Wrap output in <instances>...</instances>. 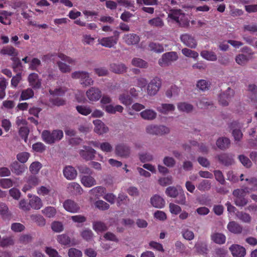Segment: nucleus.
Masks as SVG:
<instances>
[{"mask_svg": "<svg viewBox=\"0 0 257 257\" xmlns=\"http://www.w3.org/2000/svg\"><path fill=\"white\" fill-rule=\"evenodd\" d=\"M181 41L187 47L191 48H195L197 42L195 37L191 34L185 33L182 34L180 37Z\"/></svg>", "mask_w": 257, "mask_h": 257, "instance_id": "obj_7", "label": "nucleus"}, {"mask_svg": "<svg viewBox=\"0 0 257 257\" xmlns=\"http://www.w3.org/2000/svg\"><path fill=\"white\" fill-rule=\"evenodd\" d=\"M96 151L92 148L88 146H84L83 149L80 150V156L86 160H91L94 159Z\"/></svg>", "mask_w": 257, "mask_h": 257, "instance_id": "obj_9", "label": "nucleus"}, {"mask_svg": "<svg viewBox=\"0 0 257 257\" xmlns=\"http://www.w3.org/2000/svg\"><path fill=\"white\" fill-rule=\"evenodd\" d=\"M249 60V57L243 54H237L235 57V62L241 66L246 65Z\"/></svg>", "mask_w": 257, "mask_h": 257, "instance_id": "obj_30", "label": "nucleus"}, {"mask_svg": "<svg viewBox=\"0 0 257 257\" xmlns=\"http://www.w3.org/2000/svg\"><path fill=\"white\" fill-rule=\"evenodd\" d=\"M30 157V154L28 152H21L17 154V159L21 163H25Z\"/></svg>", "mask_w": 257, "mask_h": 257, "instance_id": "obj_51", "label": "nucleus"}, {"mask_svg": "<svg viewBox=\"0 0 257 257\" xmlns=\"http://www.w3.org/2000/svg\"><path fill=\"white\" fill-rule=\"evenodd\" d=\"M10 167L12 172L17 175H22L27 169V167L25 166L19 164L16 161L11 164Z\"/></svg>", "mask_w": 257, "mask_h": 257, "instance_id": "obj_24", "label": "nucleus"}, {"mask_svg": "<svg viewBox=\"0 0 257 257\" xmlns=\"http://www.w3.org/2000/svg\"><path fill=\"white\" fill-rule=\"evenodd\" d=\"M82 238L86 241H91L94 236L92 231L88 228H84L80 232Z\"/></svg>", "mask_w": 257, "mask_h": 257, "instance_id": "obj_29", "label": "nucleus"}, {"mask_svg": "<svg viewBox=\"0 0 257 257\" xmlns=\"http://www.w3.org/2000/svg\"><path fill=\"white\" fill-rule=\"evenodd\" d=\"M80 181L84 186L88 188H90L96 184L95 179L91 176L85 175L82 176Z\"/></svg>", "mask_w": 257, "mask_h": 257, "instance_id": "obj_26", "label": "nucleus"}, {"mask_svg": "<svg viewBox=\"0 0 257 257\" xmlns=\"http://www.w3.org/2000/svg\"><path fill=\"white\" fill-rule=\"evenodd\" d=\"M178 190H182L180 186H178L177 188L174 186H170L166 188L165 193L168 196L174 198L178 195Z\"/></svg>", "mask_w": 257, "mask_h": 257, "instance_id": "obj_32", "label": "nucleus"}, {"mask_svg": "<svg viewBox=\"0 0 257 257\" xmlns=\"http://www.w3.org/2000/svg\"><path fill=\"white\" fill-rule=\"evenodd\" d=\"M98 42L99 44L102 46L107 48H111L116 44L117 38H114L112 36L104 37L100 39H98Z\"/></svg>", "mask_w": 257, "mask_h": 257, "instance_id": "obj_19", "label": "nucleus"}, {"mask_svg": "<svg viewBox=\"0 0 257 257\" xmlns=\"http://www.w3.org/2000/svg\"><path fill=\"white\" fill-rule=\"evenodd\" d=\"M210 84V82L208 81L201 79L197 81L196 86L199 90L204 91L209 89Z\"/></svg>", "mask_w": 257, "mask_h": 257, "instance_id": "obj_44", "label": "nucleus"}, {"mask_svg": "<svg viewBox=\"0 0 257 257\" xmlns=\"http://www.w3.org/2000/svg\"><path fill=\"white\" fill-rule=\"evenodd\" d=\"M92 228L95 231L98 233L107 230V226L104 223L96 221L92 223Z\"/></svg>", "mask_w": 257, "mask_h": 257, "instance_id": "obj_34", "label": "nucleus"}, {"mask_svg": "<svg viewBox=\"0 0 257 257\" xmlns=\"http://www.w3.org/2000/svg\"><path fill=\"white\" fill-rule=\"evenodd\" d=\"M63 206L66 211L72 213H77L80 210L79 205L70 199L65 200L63 203Z\"/></svg>", "mask_w": 257, "mask_h": 257, "instance_id": "obj_10", "label": "nucleus"}, {"mask_svg": "<svg viewBox=\"0 0 257 257\" xmlns=\"http://www.w3.org/2000/svg\"><path fill=\"white\" fill-rule=\"evenodd\" d=\"M184 17L180 10H171L168 15V21L173 20L177 23H179Z\"/></svg>", "mask_w": 257, "mask_h": 257, "instance_id": "obj_23", "label": "nucleus"}, {"mask_svg": "<svg viewBox=\"0 0 257 257\" xmlns=\"http://www.w3.org/2000/svg\"><path fill=\"white\" fill-rule=\"evenodd\" d=\"M71 77L73 79H79L80 84L84 86H88L93 83V81L90 77L89 73L86 71H75L72 73Z\"/></svg>", "mask_w": 257, "mask_h": 257, "instance_id": "obj_4", "label": "nucleus"}, {"mask_svg": "<svg viewBox=\"0 0 257 257\" xmlns=\"http://www.w3.org/2000/svg\"><path fill=\"white\" fill-rule=\"evenodd\" d=\"M42 213L47 217L53 218L56 214V209L52 206H47L42 210Z\"/></svg>", "mask_w": 257, "mask_h": 257, "instance_id": "obj_38", "label": "nucleus"}, {"mask_svg": "<svg viewBox=\"0 0 257 257\" xmlns=\"http://www.w3.org/2000/svg\"><path fill=\"white\" fill-rule=\"evenodd\" d=\"M250 187H248L244 189H236L233 192V195L234 197V202L235 204L238 206H243L245 205L247 203V200L244 198L246 194L248 193L250 190L251 186L249 184Z\"/></svg>", "mask_w": 257, "mask_h": 257, "instance_id": "obj_2", "label": "nucleus"}, {"mask_svg": "<svg viewBox=\"0 0 257 257\" xmlns=\"http://www.w3.org/2000/svg\"><path fill=\"white\" fill-rule=\"evenodd\" d=\"M158 183L162 186L170 185L173 183V178L171 176L160 178Z\"/></svg>", "mask_w": 257, "mask_h": 257, "instance_id": "obj_55", "label": "nucleus"}, {"mask_svg": "<svg viewBox=\"0 0 257 257\" xmlns=\"http://www.w3.org/2000/svg\"><path fill=\"white\" fill-rule=\"evenodd\" d=\"M211 239L217 244H223L226 240V237L224 234L217 232H213L211 235Z\"/></svg>", "mask_w": 257, "mask_h": 257, "instance_id": "obj_28", "label": "nucleus"}, {"mask_svg": "<svg viewBox=\"0 0 257 257\" xmlns=\"http://www.w3.org/2000/svg\"><path fill=\"white\" fill-rule=\"evenodd\" d=\"M31 220L36 222L39 226H44L46 223L45 219L40 214H33L30 216Z\"/></svg>", "mask_w": 257, "mask_h": 257, "instance_id": "obj_42", "label": "nucleus"}, {"mask_svg": "<svg viewBox=\"0 0 257 257\" xmlns=\"http://www.w3.org/2000/svg\"><path fill=\"white\" fill-rule=\"evenodd\" d=\"M164 165L169 168H173L176 165L175 160L171 157L166 156L163 160Z\"/></svg>", "mask_w": 257, "mask_h": 257, "instance_id": "obj_54", "label": "nucleus"}, {"mask_svg": "<svg viewBox=\"0 0 257 257\" xmlns=\"http://www.w3.org/2000/svg\"><path fill=\"white\" fill-rule=\"evenodd\" d=\"M34 95V93L33 90L31 88H27L23 91H22L21 96L20 100H27L32 97Z\"/></svg>", "mask_w": 257, "mask_h": 257, "instance_id": "obj_46", "label": "nucleus"}, {"mask_svg": "<svg viewBox=\"0 0 257 257\" xmlns=\"http://www.w3.org/2000/svg\"><path fill=\"white\" fill-rule=\"evenodd\" d=\"M57 56L62 61L57 62V65L61 72L63 73L70 72L71 71V68L69 65H67L65 62L74 65L75 64V60L62 53L58 54Z\"/></svg>", "mask_w": 257, "mask_h": 257, "instance_id": "obj_3", "label": "nucleus"}, {"mask_svg": "<svg viewBox=\"0 0 257 257\" xmlns=\"http://www.w3.org/2000/svg\"><path fill=\"white\" fill-rule=\"evenodd\" d=\"M110 69L115 73H122L126 71V67L122 63H113L110 65Z\"/></svg>", "mask_w": 257, "mask_h": 257, "instance_id": "obj_31", "label": "nucleus"}, {"mask_svg": "<svg viewBox=\"0 0 257 257\" xmlns=\"http://www.w3.org/2000/svg\"><path fill=\"white\" fill-rule=\"evenodd\" d=\"M216 158L225 165H230L233 163V159L232 158L226 154L218 155L216 157Z\"/></svg>", "mask_w": 257, "mask_h": 257, "instance_id": "obj_33", "label": "nucleus"}, {"mask_svg": "<svg viewBox=\"0 0 257 257\" xmlns=\"http://www.w3.org/2000/svg\"><path fill=\"white\" fill-rule=\"evenodd\" d=\"M234 90L230 88H228L227 89L221 93L219 96V101L222 105L225 106L228 105V102L234 95Z\"/></svg>", "mask_w": 257, "mask_h": 257, "instance_id": "obj_11", "label": "nucleus"}, {"mask_svg": "<svg viewBox=\"0 0 257 257\" xmlns=\"http://www.w3.org/2000/svg\"><path fill=\"white\" fill-rule=\"evenodd\" d=\"M115 152L117 156L122 157H127L130 155V149L126 145L119 144L115 147Z\"/></svg>", "mask_w": 257, "mask_h": 257, "instance_id": "obj_20", "label": "nucleus"}, {"mask_svg": "<svg viewBox=\"0 0 257 257\" xmlns=\"http://www.w3.org/2000/svg\"><path fill=\"white\" fill-rule=\"evenodd\" d=\"M94 125V132L99 135L106 134L108 131V127L100 120L96 119L93 121Z\"/></svg>", "mask_w": 257, "mask_h": 257, "instance_id": "obj_12", "label": "nucleus"}, {"mask_svg": "<svg viewBox=\"0 0 257 257\" xmlns=\"http://www.w3.org/2000/svg\"><path fill=\"white\" fill-rule=\"evenodd\" d=\"M178 59V56L176 52H167L162 55L158 60V63L161 67H166L177 61Z\"/></svg>", "mask_w": 257, "mask_h": 257, "instance_id": "obj_5", "label": "nucleus"}, {"mask_svg": "<svg viewBox=\"0 0 257 257\" xmlns=\"http://www.w3.org/2000/svg\"><path fill=\"white\" fill-rule=\"evenodd\" d=\"M229 250L234 257H244L246 254L245 248L238 244L232 245Z\"/></svg>", "mask_w": 257, "mask_h": 257, "instance_id": "obj_15", "label": "nucleus"}, {"mask_svg": "<svg viewBox=\"0 0 257 257\" xmlns=\"http://www.w3.org/2000/svg\"><path fill=\"white\" fill-rule=\"evenodd\" d=\"M67 89L64 86H59L55 89H50L49 92L51 94L56 96H62L67 91Z\"/></svg>", "mask_w": 257, "mask_h": 257, "instance_id": "obj_49", "label": "nucleus"}, {"mask_svg": "<svg viewBox=\"0 0 257 257\" xmlns=\"http://www.w3.org/2000/svg\"><path fill=\"white\" fill-rule=\"evenodd\" d=\"M211 183L209 181L203 180L198 185L197 188L200 191L208 190L210 188Z\"/></svg>", "mask_w": 257, "mask_h": 257, "instance_id": "obj_61", "label": "nucleus"}, {"mask_svg": "<svg viewBox=\"0 0 257 257\" xmlns=\"http://www.w3.org/2000/svg\"><path fill=\"white\" fill-rule=\"evenodd\" d=\"M28 196L30 198L29 205L32 208L35 210H39L42 207L43 203L40 198L30 194H29Z\"/></svg>", "mask_w": 257, "mask_h": 257, "instance_id": "obj_18", "label": "nucleus"}, {"mask_svg": "<svg viewBox=\"0 0 257 257\" xmlns=\"http://www.w3.org/2000/svg\"><path fill=\"white\" fill-rule=\"evenodd\" d=\"M150 203L156 208H163L165 205V201L161 196L155 194L150 198Z\"/></svg>", "mask_w": 257, "mask_h": 257, "instance_id": "obj_16", "label": "nucleus"}, {"mask_svg": "<svg viewBox=\"0 0 257 257\" xmlns=\"http://www.w3.org/2000/svg\"><path fill=\"white\" fill-rule=\"evenodd\" d=\"M51 228L56 232H60L63 230L64 227L62 222L60 221H54L51 224Z\"/></svg>", "mask_w": 257, "mask_h": 257, "instance_id": "obj_60", "label": "nucleus"}, {"mask_svg": "<svg viewBox=\"0 0 257 257\" xmlns=\"http://www.w3.org/2000/svg\"><path fill=\"white\" fill-rule=\"evenodd\" d=\"M77 112L84 116H87L92 112V110L89 106L84 105H78L76 106Z\"/></svg>", "mask_w": 257, "mask_h": 257, "instance_id": "obj_35", "label": "nucleus"}, {"mask_svg": "<svg viewBox=\"0 0 257 257\" xmlns=\"http://www.w3.org/2000/svg\"><path fill=\"white\" fill-rule=\"evenodd\" d=\"M170 212L174 215H178L181 212V208L178 205L170 203L169 205Z\"/></svg>", "mask_w": 257, "mask_h": 257, "instance_id": "obj_62", "label": "nucleus"}, {"mask_svg": "<svg viewBox=\"0 0 257 257\" xmlns=\"http://www.w3.org/2000/svg\"><path fill=\"white\" fill-rule=\"evenodd\" d=\"M57 239L59 243L63 245H68L70 243V238L65 234L59 235Z\"/></svg>", "mask_w": 257, "mask_h": 257, "instance_id": "obj_57", "label": "nucleus"}, {"mask_svg": "<svg viewBox=\"0 0 257 257\" xmlns=\"http://www.w3.org/2000/svg\"><path fill=\"white\" fill-rule=\"evenodd\" d=\"M182 53L186 57L192 58L194 59H196L199 56L197 52L186 48L182 50Z\"/></svg>", "mask_w": 257, "mask_h": 257, "instance_id": "obj_45", "label": "nucleus"}, {"mask_svg": "<svg viewBox=\"0 0 257 257\" xmlns=\"http://www.w3.org/2000/svg\"><path fill=\"white\" fill-rule=\"evenodd\" d=\"M2 16H0V22L5 25H10L11 24V20L9 18L12 15V13L7 11H2L1 13Z\"/></svg>", "mask_w": 257, "mask_h": 257, "instance_id": "obj_43", "label": "nucleus"}, {"mask_svg": "<svg viewBox=\"0 0 257 257\" xmlns=\"http://www.w3.org/2000/svg\"><path fill=\"white\" fill-rule=\"evenodd\" d=\"M149 48L150 50L157 53H161L164 50V47L162 45L154 42L149 44Z\"/></svg>", "mask_w": 257, "mask_h": 257, "instance_id": "obj_47", "label": "nucleus"}, {"mask_svg": "<svg viewBox=\"0 0 257 257\" xmlns=\"http://www.w3.org/2000/svg\"><path fill=\"white\" fill-rule=\"evenodd\" d=\"M122 39L124 43L127 45H135L138 44L140 41V37L134 33H129L124 34L122 37Z\"/></svg>", "mask_w": 257, "mask_h": 257, "instance_id": "obj_14", "label": "nucleus"}, {"mask_svg": "<svg viewBox=\"0 0 257 257\" xmlns=\"http://www.w3.org/2000/svg\"><path fill=\"white\" fill-rule=\"evenodd\" d=\"M141 117L144 120H153L156 119L157 116V112L152 109H146L140 113Z\"/></svg>", "mask_w": 257, "mask_h": 257, "instance_id": "obj_21", "label": "nucleus"}, {"mask_svg": "<svg viewBox=\"0 0 257 257\" xmlns=\"http://www.w3.org/2000/svg\"><path fill=\"white\" fill-rule=\"evenodd\" d=\"M42 168V164L38 162L35 161L32 163L29 166V171L32 174H37Z\"/></svg>", "mask_w": 257, "mask_h": 257, "instance_id": "obj_39", "label": "nucleus"}, {"mask_svg": "<svg viewBox=\"0 0 257 257\" xmlns=\"http://www.w3.org/2000/svg\"><path fill=\"white\" fill-rule=\"evenodd\" d=\"M216 145L220 149H225L229 147L230 141L227 138H220L216 141Z\"/></svg>", "mask_w": 257, "mask_h": 257, "instance_id": "obj_37", "label": "nucleus"}, {"mask_svg": "<svg viewBox=\"0 0 257 257\" xmlns=\"http://www.w3.org/2000/svg\"><path fill=\"white\" fill-rule=\"evenodd\" d=\"M88 99L91 101H96L101 96V91L97 88L91 87L86 92Z\"/></svg>", "mask_w": 257, "mask_h": 257, "instance_id": "obj_13", "label": "nucleus"}, {"mask_svg": "<svg viewBox=\"0 0 257 257\" xmlns=\"http://www.w3.org/2000/svg\"><path fill=\"white\" fill-rule=\"evenodd\" d=\"M99 149L106 153H110L113 150L112 145L107 142H102L99 144Z\"/></svg>", "mask_w": 257, "mask_h": 257, "instance_id": "obj_52", "label": "nucleus"}, {"mask_svg": "<svg viewBox=\"0 0 257 257\" xmlns=\"http://www.w3.org/2000/svg\"><path fill=\"white\" fill-rule=\"evenodd\" d=\"M118 99L121 103L125 105H130L132 103V99L130 96L125 94H120Z\"/></svg>", "mask_w": 257, "mask_h": 257, "instance_id": "obj_58", "label": "nucleus"}, {"mask_svg": "<svg viewBox=\"0 0 257 257\" xmlns=\"http://www.w3.org/2000/svg\"><path fill=\"white\" fill-rule=\"evenodd\" d=\"M105 192V189L102 186L95 187L89 191L93 196L98 198L103 195Z\"/></svg>", "mask_w": 257, "mask_h": 257, "instance_id": "obj_40", "label": "nucleus"}, {"mask_svg": "<svg viewBox=\"0 0 257 257\" xmlns=\"http://www.w3.org/2000/svg\"><path fill=\"white\" fill-rule=\"evenodd\" d=\"M161 85V81L159 78L153 79L147 87V93L150 95H154L158 91Z\"/></svg>", "mask_w": 257, "mask_h": 257, "instance_id": "obj_8", "label": "nucleus"}, {"mask_svg": "<svg viewBox=\"0 0 257 257\" xmlns=\"http://www.w3.org/2000/svg\"><path fill=\"white\" fill-rule=\"evenodd\" d=\"M200 55L202 58L208 61H214L217 60V56L212 51H202L200 53Z\"/></svg>", "mask_w": 257, "mask_h": 257, "instance_id": "obj_36", "label": "nucleus"}, {"mask_svg": "<svg viewBox=\"0 0 257 257\" xmlns=\"http://www.w3.org/2000/svg\"><path fill=\"white\" fill-rule=\"evenodd\" d=\"M0 54L2 55H8L12 57V60L15 63L20 64V61L16 56L18 55L17 50L13 46H7L2 48L0 50Z\"/></svg>", "mask_w": 257, "mask_h": 257, "instance_id": "obj_6", "label": "nucleus"}, {"mask_svg": "<svg viewBox=\"0 0 257 257\" xmlns=\"http://www.w3.org/2000/svg\"><path fill=\"white\" fill-rule=\"evenodd\" d=\"M33 150L37 153H42L46 150V146L41 142L36 143L32 145Z\"/></svg>", "mask_w": 257, "mask_h": 257, "instance_id": "obj_63", "label": "nucleus"}, {"mask_svg": "<svg viewBox=\"0 0 257 257\" xmlns=\"http://www.w3.org/2000/svg\"><path fill=\"white\" fill-rule=\"evenodd\" d=\"M236 215L237 217L242 222L248 223L251 220V217L247 213L242 212H238L236 213Z\"/></svg>", "mask_w": 257, "mask_h": 257, "instance_id": "obj_56", "label": "nucleus"}, {"mask_svg": "<svg viewBox=\"0 0 257 257\" xmlns=\"http://www.w3.org/2000/svg\"><path fill=\"white\" fill-rule=\"evenodd\" d=\"M43 141L47 144H53L61 140L63 137V132L61 130H54L52 132L44 130L41 134Z\"/></svg>", "mask_w": 257, "mask_h": 257, "instance_id": "obj_1", "label": "nucleus"}, {"mask_svg": "<svg viewBox=\"0 0 257 257\" xmlns=\"http://www.w3.org/2000/svg\"><path fill=\"white\" fill-rule=\"evenodd\" d=\"M228 230L234 234L241 233L242 231V226L235 221H230L227 226Z\"/></svg>", "mask_w": 257, "mask_h": 257, "instance_id": "obj_27", "label": "nucleus"}, {"mask_svg": "<svg viewBox=\"0 0 257 257\" xmlns=\"http://www.w3.org/2000/svg\"><path fill=\"white\" fill-rule=\"evenodd\" d=\"M63 175L67 180H72L76 178L77 173L74 168L71 166H68L64 168Z\"/></svg>", "mask_w": 257, "mask_h": 257, "instance_id": "obj_22", "label": "nucleus"}, {"mask_svg": "<svg viewBox=\"0 0 257 257\" xmlns=\"http://www.w3.org/2000/svg\"><path fill=\"white\" fill-rule=\"evenodd\" d=\"M156 108L159 112L166 114L173 111L175 109V106L173 104L162 103L160 106L157 107Z\"/></svg>", "mask_w": 257, "mask_h": 257, "instance_id": "obj_25", "label": "nucleus"}, {"mask_svg": "<svg viewBox=\"0 0 257 257\" xmlns=\"http://www.w3.org/2000/svg\"><path fill=\"white\" fill-rule=\"evenodd\" d=\"M68 188L71 191H75L76 193L81 194L83 192V189L80 185L76 182H71L68 184Z\"/></svg>", "mask_w": 257, "mask_h": 257, "instance_id": "obj_53", "label": "nucleus"}, {"mask_svg": "<svg viewBox=\"0 0 257 257\" xmlns=\"http://www.w3.org/2000/svg\"><path fill=\"white\" fill-rule=\"evenodd\" d=\"M133 65L140 68H147L148 67L147 63L142 59L135 58L132 61Z\"/></svg>", "mask_w": 257, "mask_h": 257, "instance_id": "obj_48", "label": "nucleus"}, {"mask_svg": "<svg viewBox=\"0 0 257 257\" xmlns=\"http://www.w3.org/2000/svg\"><path fill=\"white\" fill-rule=\"evenodd\" d=\"M68 255L69 257H82V252L77 248H71L68 250Z\"/></svg>", "mask_w": 257, "mask_h": 257, "instance_id": "obj_64", "label": "nucleus"}, {"mask_svg": "<svg viewBox=\"0 0 257 257\" xmlns=\"http://www.w3.org/2000/svg\"><path fill=\"white\" fill-rule=\"evenodd\" d=\"M28 81L29 85L34 89H39L41 86V80L37 73H31L28 77Z\"/></svg>", "mask_w": 257, "mask_h": 257, "instance_id": "obj_17", "label": "nucleus"}, {"mask_svg": "<svg viewBox=\"0 0 257 257\" xmlns=\"http://www.w3.org/2000/svg\"><path fill=\"white\" fill-rule=\"evenodd\" d=\"M51 188L49 186H41L37 189V193L41 196H46L50 193Z\"/></svg>", "mask_w": 257, "mask_h": 257, "instance_id": "obj_50", "label": "nucleus"}, {"mask_svg": "<svg viewBox=\"0 0 257 257\" xmlns=\"http://www.w3.org/2000/svg\"><path fill=\"white\" fill-rule=\"evenodd\" d=\"M177 107L179 111L185 112H189L193 110V106L186 102H179L177 104Z\"/></svg>", "mask_w": 257, "mask_h": 257, "instance_id": "obj_41", "label": "nucleus"}, {"mask_svg": "<svg viewBox=\"0 0 257 257\" xmlns=\"http://www.w3.org/2000/svg\"><path fill=\"white\" fill-rule=\"evenodd\" d=\"M94 205L97 208L101 210H107L109 208V205L101 200L96 201Z\"/></svg>", "mask_w": 257, "mask_h": 257, "instance_id": "obj_59", "label": "nucleus"}]
</instances>
